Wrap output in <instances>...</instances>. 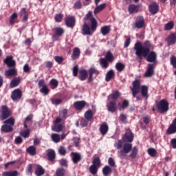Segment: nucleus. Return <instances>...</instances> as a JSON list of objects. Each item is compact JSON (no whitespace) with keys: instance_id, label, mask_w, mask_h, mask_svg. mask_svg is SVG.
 <instances>
[{"instance_id":"1","label":"nucleus","mask_w":176,"mask_h":176,"mask_svg":"<svg viewBox=\"0 0 176 176\" xmlns=\"http://www.w3.org/2000/svg\"><path fill=\"white\" fill-rule=\"evenodd\" d=\"M151 47H152L151 42L146 41L144 45H142V43L138 41L135 44L134 50L138 57H147L146 61H148V63H156V60H157V54H156L155 51L151 52Z\"/></svg>"},{"instance_id":"2","label":"nucleus","mask_w":176,"mask_h":176,"mask_svg":"<svg viewBox=\"0 0 176 176\" xmlns=\"http://www.w3.org/2000/svg\"><path fill=\"white\" fill-rule=\"evenodd\" d=\"M84 20H89L91 21V29L90 27H89V25L86 22L84 23V25L82 28V31L83 35H91L94 31H96L97 28V21L96 19L93 18L91 16V12H88L85 17L84 18Z\"/></svg>"},{"instance_id":"3","label":"nucleus","mask_w":176,"mask_h":176,"mask_svg":"<svg viewBox=\"0 0 176 176\" xmlns=\"http://www.w3.org/2000/svg\"><path fill=\"white\" fill-rule=\"evenodd\" d=\"M4 124L1 126V131L3 133H10L13 131V126H14V118L10 117L3 122Z\"/></svg>"},{"instance_id":"4","label":"nucleus","mask_w":176,"mask_h":176,"mask_svg":"<svg viewBox=\"0 0 176 176\" xmlns=\"http://www.w3.org/2000/svg\"><path fill=\"white\" fill-rule=\"evenodd\" d=\"M131 148H133V145L130 143H126L122 149H120L118 151V156L121 159H124L126 156H127V153H129L131 151Z\"/></svg>"},{"instance_id":"5","label":"nucleus","mask_w":176,"mask_h":176,"mask_svg":"<svg viewBox=\"0 0 176 176\" xmlns=\"http://www.w3.org/2000/svg\"><path fill=\"white\" fill-rule=\"evenodd\" d=\"M157 108L160 113H164L168 111V102L163 99L157 104Z\"/></svg>"},{"instance_id":"6","label":"nucleus","mask_w":176,"mask_h":176,"mask_svg":"<svg viewBox=\"0 0 176 176\" xmlns=\"http://www.w3.org/2000/svg\"><path fill=\"white\" fill-rule=\"evenodd\" d=\"M132 91L133 97L135 98V96L140 93V90H141V81L139 80H135L133 82V87L131 88Z\"/></svg>"},{"instance_id":"7","label":"nucleus","mask_w":176,"mask_h":176,"mask_svg":"<svg viewBox=\"0 0 176 176\" xmlns=\"http://www.w3.org/2000/svg\"><path fill=\"white\" fill-rule=\"evenodd\" d=\"M1 120H5V119H8L9 116H10V110L6 106H1Z\"/></svg>"},{"instance_id":"8","label":"nucleus","mask_w":176,"mask_h":176,"mask_svg":"<svg viewBox=\"0 0 176 176\" xmlns=\"http://www.w3.org/2000/svg\"><path fill=\"white\" fill-rule=\"evenodd\" d=\"M122 140L124 142H133V140H134L133 132L129 129L126 130L125 134L122 136Z\"/></svg>"},{"instance_id":"9","label":"nucleus","mask_w":176,"mask_h":176,"mask_svg":"<svg viewBox=\"0 0 176 176\" xmlns=\"http://www.w3.org/2000/svg\"><path fill=\"white\" fill-rule=\"evenodd\" d=\"M147 67L148 68L144 74V76H146V78H151V76L155 74V64L148 63Z\"/></svg>"},{"instance_id":"10","label":"nucleus","mask_w":176,"mask_h":176,"mask_svg":"<svg viewBox=\"0 0 176 176\" xmlns=\"http://www.w3.org/2000/svg\"><path fill=\"white\" fill-rule=\"evenodd\" d=\"M166 41L168 46L175 45L176 43V32L170 34L166 38Z\"/></svg>"},{"instance_id":"11","label":"nucleus","mask_w":176,"mask_h":176,"mask_svg":"<svg viewBox=\"0 0 176 176\" xmlns=\"http://www.w3.org/2000/svg\"><path fill=\"white\" fill-rule=\"evenodd\" d=\"M76 23V20L74 16H69L65 20V24L67 27H69V28H73L74 27H75Z\"/></svg>"},{"instance_id":"12","label":"nucleus","mask_w":176,"mask_h":176,"mask_svg":"<svg viewBox=\"0 0 176 176\" xmlns=\"http://www.w3.org/2000/svg\"><path fill=\"white\" fill-rule=\"evenodd\" d=\"M4 63L9 68L16 66V61L13 60V56H7L4 60Z\"/></svg>"},{"instance_id":"13","label":"nucleus","mask_w":176,"mask_h":176,"mask_svg":"<svg viewBox=\"0 0 176 176\" xmlns=\"http://www.w3.org/2000/svg\"><path fill=\"white\" fill-rule=\"evenodd\" d=\"M21 90L16 89L12 91L11 98L14 101H16V100H20V98H21Z\"/></svg>"},{"instance_id":"14","label":"nucleus","mask_w":176,"mask_h":176,"mask_svg":"<svg viewBox=\"0 0 176 176\" xmlns=\"http://www.w3.org/2000/svg\"><path fill=\"white\" fill-rule=\"evenodd\" d=\"M144 25H145V22L144 21V17L142 16L138 17L135 23V27L136 28L140 29V28H144Z\"/></svg>"},{"instance_id":"15","label":"nucleus","mask_w":176,"mask_h":176,"mask_svg":"<svg viewBox=\"0 0 176 176\" xmlns=\"http://www.w3.org/2000/svg\"><path fill=\"white\" fill-rule=\"evenodd\" d=\"M176 133V118L173 120L172 124L167 129L168 134H175Z\"/></svg>"},{"instance_id":"16","label":"nucleus","mask_w":176,"mask_h":176,"mask_svg":"<svg viewBox=\"0 0 176 176\" xmlns=\"http://www.w3.org/2000/svg\"><path fill=\"white\" fill-rule=\"evenodd\" d=\"M74 108H76L77 111H82V109H83L86 105V102L85 100L77 101L74 102Z\"/></svg>"},{"instance_id":"17","label":"nucleus","mask_w":176,"mask_h":176,"mask_svg":"<svg viewBox=\"0 0 176 176\" xmlns=\"http://www.w3.org/2000/svg\"><path fill=\"white\" fill-rule=\"evenodd\" d=\"M64 34V30L61 28H56L55 29V34L52 36L54 41H57L58 36H61Z\"/></svg>"},{"instance_id":"18","label":"nucleus","mask_w":176,"mask_h":176,"mask_svg":"<svg viewBox=\"0 0 176 176\" xmlns=\"http://www.w3.org/2000/svg\"><path fill=\"white\" fill-rule=\"evenodd\" d=\"M149 12L151 14H156L159 12V6L156 3H153L149 6Z\"/></svg>"},{"instance_id":"19","label":"nucleus","mask_w":176,"mask_h":176,"mask_svg":"<svg viewBox=\"0 0 176 176\" xmlns=\"http://www.w3.org/2000/svg\"><path fill=\"white\" fill-rule=\"evenodd\" d=\"M71 156L72 157L73 163H74V164H78V162H80V159H82L80 154L78 153H72Z\"/></svg>"},{"instance_id":"20","label":"nucleus","mask_w":176,"mask_h":176,"mask_svg":"<svg viewBox=\"0 0 176 176\" xmlns=\"http://www.w3.org/2000/svg\"><path fill=\"white\" fill-rule=\"evenodd\" d=\"M17 75V71L16 69H9L5 72V76L9 78L10 76H16Z\"/></svg>"},{"instance_id":"21","label":"nucleus","mask_w":176,"mask_h":176,"mask_svg":"<svg viewBox=\"0 0 176 176\" xmlns=\"http://www.w3.org/2000/svg\"><path fill=\"white\" fill-rule=\"evenodd\" d=\"M107 109L109 112H115L116 111V102H110L107 104Z\"/></svg>"},{"instance_id":"22","label":"nucleus","mask_w":176,"mask_h":176,"mask_svg":"<svg viewBox=\"0 0 176 176\" xmlns=\"http://www.w3.org/2000/svg\"><path fill=\"white\" fill-rule=\"evenodd\" d=\"M99 130L102 135H105L109 130V126L107 124H102L100 125Z\"/></svg>"},{"instance_id":"23","label":"nucleus","mask_w":176,"mask_h":176,"mask_svg":"<svg viewBox=\"0 0 176 176\" xmlns=\"http://www.w3.org/2000/svg\"><path fill=\"white\" fill-rule=\"evenodd\" d=\"M80 56V50L79 49V47H75L73 50L72 58H73V60H76V58H78Z\"/></svg>"},{"instance_id":"24","label":"nucleus","mask_w":176,"mask_h":176,"mask_svg":"<svg viewBox=\"0 0 176 176\" xmlns=\"http://www.w3.org/2000/svg\"><path fill=\"white\" fill-rule=\"evenodd\" d=\"M20 84V77H16L14 78L10 84V87L13 89V87H17Z\"/></svg>"},{"instance_id":"25","label":"nucleus","mask_w":176,"mask_h":176,"mask_svg":"<svg viewBox=\"0 0 176 176\" xmlns=\"http://www.w3.org/2000/svg\"><path fill=\"white\" fill-rule=\"evenodd\" d=\"M26 151L31 156H35L36 155V148L34 146H29Z\"/></svg>"},{"instance_id":"26","label":"nucleus","mask_w":176,"mask_h":176,"mask_svg":"<svg viewBox=\"0 0 176 176\" xmlns=\"http://www.w3.org/2000/svg\"><path fill=\"white\" fill-rule=\"evenodd\" d=\"M35 174L37 176L43 175L45 174V170L40 165H37L35 170Z\"/></svg>"},{"instance_id":"27","label":"nucleus","mask_w":176,"mask_h":176,"mask_svg":"<svg viewBox=\"0 0 176 176\" xmlns=\"http://www.w3.org/2000/svg\"><path fill=\"white\" fill-rule=\"evenodd\" d=\"M87 78V72L86 70H80L79 72V79L80 80H86Z\"/></svg>"},{"instance_id":"28","label":"nucleus","mask_w":176,"mask_h":176,"mask_svg":"<svg viewBox=\"0 0 176 176\" xmlns=\"http://www.w3.org/2000/svg\"><path fill=\"white\" fill-rule=\"evenodd\" d=\"M141 94L144 98H148V87L146 85L142 86Z\"/></svg>"},{"instance_id":"29","label":"nucleus","mask_w":176,"mask_h":176,"mask_svg":"<svg viewBox=\"0 0 176 176\" xmlns=\"http://www.w3.org/2000/svg\"><path fill=\"white\" fill-rule=\"evenodd\" d=\"M63 129H64V126L60 124H55L54 127H52L53 131H56V133H60V131H63Z\"/></svg>"},{"instance_id":"30","label":"nucleus","mask_w":176,"mask_h":176,"mask_svg":"<svg viewBox=\"0 0 176 176\" xmlns=\"http://www.w3.org/2000/svg\"><path fill=\"white\" fill-rule=\"evenodd\" d=\"M50 85L51 86V89L54 90V89H57V87L58 86V81L56 79L52 78L50 81Z\"/></svg>"},{"instance_id":"31","label":"nucleus","mask_w":176,"mask_h":176,"mask_svg":"<svg viewBox=\"0 0 176 176\" xmlns=\"http://www.w3.org/2000/svg\"><path fill=\"white\" fill-rule=\"evenodd\" d=\"M100 31L102 34L104 35V36H105V35H108V34H109V32L111 31V27L104 26L101 28Z\"/></svg>"},{"instance_id":"32","label":"nucleus","mask_w":176,"mask_h":176,"mask_svg":"<svg viewBox=\"0 0 176 176\" xmlns=\"http://www.w3.org/2000/svg\"><path fill=\"white\" fill-rule=\"evenodd\" d=\"M128 12H129L131 14L138 12V6L134 4H131L128 8Z\"/></svg>"},{"instance_id":"33","label":"nucleus","mask_w":176,"mask_h":176,"mask_svg":"<svg viewBox=\"0 0 176 176\" xmlns=\"http://www.w3.org/2000/svg\"><path fill=\"white\" fill-rule=\"evenodd\" d=\"M102 173L104 176H108L112 173V168L108 166H105L102 169Z\"/></svg>"},{"instance_id":"34","label":"nucleus","mask_w":176,"mask_h":176,"mask_svg":"<svg viewBox=\"0 0 176 176\" xmlns=\"http://www.w3.org/2000/svg\"><path fill=\"white\" fill-rule=\"evenodd\" d=\"M97 72V69L95 67H91L89 69V77L88 78L89 82H92L93 75Z\"/></svg>"},{"instance_id":"35","label":"nucleus","mask_w":176,"mask_h":176,"mask_svg":"<svg viewBox=\"0 0 176 176\" xmlns=\"http://www.w3.org/2000/svg\"><path fill=\"white\" fill-rule=\"evenodd\" d=\"M93 116H94V113H93V111L90 109L87 110L85 113V119H88L89 120H91V119H93Z\"/></svg>"},{"instance_id":"36","label":"nucleus","mask_w":176,"mask_h":176,"mask_svg":"<svg viewBox=\"0 0 176 176\" xmlns=\"http://www.w3.org/2000/svg\"><path fill=\"white\" fill-rule=\"evenodd\" d=\"M115 72H113V70L109 71L106 74V82H109L111 79L114 76Z\"/></svg>"},{"instance_id":"37","label":"nucleus","mask_w":176,"mask_h":176,"mask_svg":"<svg viewBox=\"0 0 176 176\" xmlns=\"http://www.w3.org/2000/svg\"><path fill=\"white\" fill-rule=\"evenodd\" d=\"M51 138L54 142H60V140H61V138L60 137V135L58 133H52L51 135Z\"/></svg>"},{"instance_id":"38","label":"nucleus","mask_w":176,"mask_h":176,"mask_svg":"<svg viewBox=\"0 0 176 176\" xmlns=\"http://www.w3.org/2000/svg\"><path fill=\"white\" fill-rule=\"evenodd\" d=\"M105 6H107V4H105V3H102L100 6H97L95 8L94 14H97V13H100V12H101V10H103V9H105Z\"/></svg>"},{"instance_id":"39","label":"nucleus","mask_w":176,"mask_h":176,"mask_svg":"<svg viewBox=\"0 0 176 176\" xmlns=\"http://www.w3.org/2000/svg\"><path fill=\"white\" fill-rule=\"evenodd\" d=\"M100 65L102 68H108L109 64L108 63V60H106L105 58H100Z\"/></svg>"},{"instance_id":"40","label":"nucleus","mask_w":176,"mask_h":176,"mask_svg":"<svg viewBox=\"0 0 176 176\" xmlns=\"http://www.w3.org/2000/svg\"><path fill=\"white\" fill-rule=\"evenodd\" d=\"M47 156H48L49 160H50V162H53V160L56 159V152H54V151L53 150H50L48 152Z\"/></svg>"},{"instance_id":"41","label":"nucleus","mask_w":176,"mask_h":176,"mask_svg":"<svg viewBox=\"0 0 176 176\" xmlns=\"http://www.w3.org/2000/svg\"><path fill=\"white\" fill-rule=\"evenodd\" d=\"M137 153H138V148L134 147L131 150V152L129 156H130V157H131V159H135V157H137Z\"/></svg>"},{"instance_id":"42","label":"nucleus","mask_w":176,"mask_h":176,"mask_svg":"<svg viewBox=\"0 0 176 176\" xmlns=\"http://www.w3.org/2000/svg\"><path fill=\"white\" fill-rule=\"evenodd\" d=\"M68 111L67 109L62 110L59 113V117L62 118V120H65L68 116H67Z\"/></svg>"},{"instance_id":"43","label":"nucleus","mask_w":176,"mask_h":176,"mask_svg":"<svg viewBox=\"0 0 176 176\" xmlns=\"http://www.w3.org/2000/svg\"><path fill=\"white\" fill-rule=\"evenodd\" d=\"M124 67H125L124 65L122 63H118L116 64V69L119 72H122V71L124 69Z\"/></svg>"},{"instance_id":"44","label":"nucleus","mask_w":176,"mask_h":176,"mask_svg":"<svg viewBox=\"0 0 176 176\" xmlns=\"http://www.w3.org/2000/svg\"><path fill=\"white\" fill-rule=\"evenodd\" d=\"M173 28H174V23L173 21H170L164 25V30L166 31H170V30H173Z\"/></svg>"},{"instance_id":"45","label":"nucleus","mask_w":176,"mask_h":176,"mask_svg":"<svg viewBox=\"0 0 176 176\" xmlns=\"http://www.w3.org/2000/svg\"><path fill=\"white\" fill-rule=\"evenodd\" d=\"M30 133H31L30 129H26L25 131H21L20 134L23 138H28V137H30Z\"/></svg>"},{"instance_id":"46","label":"nucleus","mask_w":176,"mask_h":176,"mask_svg":"<svg viewBox=\"0 0 176 176\" xmlns=\"http://www.w3.org/2000/svg\"><path fill=\"white\" fill-rule=\"evenodd\" d=\"M105 58H106V60L109 61L110 63H112V61H113V55L110 52H108L105 55Z\"/></svg>"},{"instance_id":"47","label":"nucleus","mask_w":176,"mask_h":176,"mask_svg":"<svg viewBox=\"0 0 176 176\" xmlns=\"http://www.w3.org/2000/svg\"><path fill=\"white\" fill-rule=\"evenodd\" d=\"M147 152H148V155L150 156H151L152 157H155V156H156V149H155L153 148H148Z\"/></svg>"},{"instance_id":"48","label":"nucleus","mask_w":176,"mask_h":176,"mask_svg":"<svg viewBox=\"0 0 176 176\" xmlns=\"http://www.w3.org/2000/svg\"><path fill=\"white\" fill-rule=\"evenodd\" d=\"M97 170H98V167L95 166L94 165H91L89 167V171L93 175L97 174Z\"/></svg>"},{"instance_id":"49","label":"nucleus","mask_w":176,"mask_h":176,"mask_svg":"<svg viewBox=\"0 0 176 176\" xmlns=\"http://www.w3.org/2000/svg\"><path fill=\"white\" fill-rule=\"evenodd\" d=\"M51 101L54 105H59V104H61V102H63V100L60 98H52L51 99Z\"/></svg>"},{"instance_id":"50","label":"nucleus","mask_w":176,"mask_h":176,"mask_svg":"<svg viewBox=\"0 0 176 176\" xmlns=\"http://www.w3.org/2000/svg\"><path fill=\"white\" fill-rule=\"evenodd\" d=\"M109 97H111L113 100H118L119 97H120V93H119L118 91H116L114 93L110 95Z\"/></svg>"},{"instance_id":"51","label":"nucleus","mask_w":176,"mask_h":176,"mask_svg":"<svg viewBox=\"0 0 176 176\" xmlns=\"http://www.w3.org/2000/svg\"><path fill=\"white\" fill-rule=\"evenodd\" d=\"M114 146L116 148V149H121L122 146H123V141L118 140L114 144Z\"/></svg>"},{"instance_id":"52","label":"nucleus","mask_w":176,"mask_h":176,"mask_svg":"<svg viewBox=\"0 0 176 176\" xmlns=\"http://www.w3.org/2000/svg\"><path fill=\"white\" fill-rule=\"evenodd\" d=\"M90 120H88L87 118H82L80 122V125L82 127H86L87 124H89V122Z\"/></svg>"},{"instance_id":"53","label":"nucleus","mask_w":176,"mask_h":176,"mask_svg":"<svg viewBox=\"0 0 176 176\" xmlns=\"http://www.w3.org/2000/svg\"><path fill=\"white\" fill-rule=\"evenodd\" d=\"M17 171L4 172L3 176H17Z\"/></svg>"},{"instance_id":"54","label":"nucleus","mask_w":176,"mask_h":176,"mask_svg":"<svg viewBox=\"0 0 176 176\" xmlns=\"http://www.w3.org/2000/svg\"><path fill=\"white\" fill-rule=\"evenodd\" d=\"M56 176H64V174H65V170L63 168H58L56 170Z\"/></svg>"},{"instance_id":"55","label":"nucleus","mask_w":176,"mask_h":176,"mask_svg":"<svg viewBox=\"0 0 176 176\" xmlns=\"http://www.w3.org/2000/svg\"><path fill=\"white\" fill-rule=\"evenodd\" d=\"M40 91L43 93V94H45V96H47L49 94V88H47V86L43 87V88L40 89Z\"/></svg>"},{"instance_id":"56","label":"nucleus","mask_w":176,"mask_h":176,"mask_svg":"<svg viewBox=\"0 0 176 176\" xmlns=\"http://www.w3.org/2000/svg\"><path fill=\"white\" fill-rule=\"evenodd\" d=\"M38 86L40 89L43 87H46V83L45 82V79H41L38 81Z\"/></svg>"},{"instance_id":"57","label":"nucleus","mask_w":176,"mask_h":176,"mask_svg":"<svg viewBox=\"0 0 176 176\" xmlns=\"http://www.w3.org/2000/svg\"><path fill=\"white\" fill-rule=\"evenodd\" d=\"M100 158H95L93 161V164L92 166H95V167H100Z\"/></svg>"},{"instance_id":"58","label":"nucleus","mask_w":176,"mask_h":176,"mask_svg":"<svg viewBox=\"0 0 176 176\" xmlns=\"http://www.w3.org/2000/svg\"><path fill=\"white\" fill-rule=\"evenodd\" d=\"M54 60L58 64H61L64 61V58L63 56H55Z\"/></svg>"},{"instance_id":"59","label":"nucleus","mask_w":176,"mask_h":176,"mask_svg":"<svg viewBox=\"0 0 176 176\" xmlns=\"http://www.w3.org/2000/svg\"><path fill=\"white\" fill-rule=\"evenodd\" d=\"M31 119H32V116H29L26 118L25 122H24V127L25 129H28V126H27V124L28 123V122H31Z\"/></svg>"},{"instance_id":"60","label":"nucleus","mask_w":176,"mask_h":176,"mask_svg":"<svg viewBox=\"0 0 176 176\" xmlns=\"http://www.w3.org/2000/svg\"><path fill=\"white\" fill-rule=\"evenodd\" d=\"M63 20V15L61 14H58L55 16V21L57 23H60Z\"/></svg>"},{"instance_id":"61","label":"nucleus","mask_w":176,"mask_h":176,"mask_svg":"<svg viewBox=\"0 0 176 176\" xmlns=\"http://www.w3.org/2000/svg\"><path fill=\"white\" fill-rule=\"evenodd\" d=\"M30 71H31V67H30V65L28 64H25L23 66V72L25 73H28L30 72Z\"/></svg>"},{"instance_id":"62","label":"nucleus","mask_w":176,"mask_h":176,"mask_svg":"<svg viewBox=\"0 0 176 176\" xmlns=\"http://www.w3.org/2000/svg\"><path fill=\"white\" fill-rule=\"evenodd\" d=\"M170 64L174 68H176V57L173 56L170 58Z\"/></svg>"},{"instance_id":"63","label":"nucleus","mask_w":176,"mask_h":176,"mask_svg":"<svg viewBox=\"0 0 176 176\" xmlns=\"http://www.w3.org/2000/svg\"><path fill=\"white\" fill-rule=\"evenodd\" d=\"M108 163L111 166V167H115V160H113V158L109 157Z\"/></svg>"},{"instance_id":"64","label":"nucleus","mask_w":176,"mask_h":176,"mask_svg":"<svg viewBox=\"0 0 176 176\" xmlns=\"http://www.w3.org/2000/svg\"><path fill=\"white\" fill-rule=\"evenodd\" d=\"M82 8V3L80 1H77L74 3V9H80Z\"/></svg>"}]
</instances>
